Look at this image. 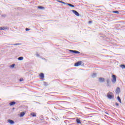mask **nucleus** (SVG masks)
<instances>
[{
  "instance_id": "nucleus-34",
  "label": "nucleus",
  "mask_w": 125,
  "mask_h": 125,
  "mask_svg": "<svg viewBox=\"0 0 125 125\" xmlns=\"http://www.w3.org/2000/svg\"><path fill=\"white\" fill-rule=\"evenodd\" d=\"M36 56H37V57H39V56H40V54H36Z\"/></svg>"
},
{
  "instance_id": "nucleus-9",
  "label": "nucleus",
  "mask_w": 125,
  "mask_h": 125,
  "mask_svg": "<svg viewBox=\"0 0 125 125\" xmlns=\"http://www.w3.org/2000/svg\"><path fill=\"white\" fill-rule=\"evenodd\" d=\"M99 82H100V83H104V82H105V79H99Z\"/></svg>"
},
{
  "instance_id": "nucleus-39",
  "label": "nucleus",
  "mask_w": 125,
  "mask_h": 125,
  "mask_svg": "<svg viewBox=\"0 0 125 125\" xmlns=\"http://www.w3.org/2000/svg\"><path fill=\"white\" fill-rule=\"evenodd\" d=\"M43 80H44V79H42V81H43Z\"/></svg>"
},
{
  "instance_id": "nucleus-33",
  "label": "nucleus",
  "mask_w": 125,
  "mask_h": 125,
  "mask_svg": "<svg viewBox=\"0 0 125 125\" xmlns=\"http://www.w3.org/2000/svg\"><path fill=\"white\" fill-rule=\"evenodd\" d=\"M115 105H116V106H119V103H116Z\"/></svg>"
},
{
  "instance_id": "nucleus-6",
  "label": "nucleus",
  "mask_w": 125,
  "mask_h": 125,
  "mask_svg": "<svg viewBox=\"0 0 125 125\" xmlns=\"http://www.w3.org/2000/svg\"><path fill=\"white\" fill-rule=\"evenodd\" d=\"M39 77H40V78H41V79H44V74H43V73H40L39 75Z\"/></svg>"
},
{
  "instance_id": "nucleus-15",
  "label": "nucleus",
  "mask_w": 125,
  "mask_h": 125,
  "mask_svg": "<svg viewBox=\"0 0 125 125\" xmlns=\"http://www.w3.org/2000/svg\"><path fill=\"white\" fill-rule=\"evenodd\" d=\"M117 100L120 102V103L122 104V100H121V98L120 97V96L117 97Z\"/></svg>"
},
{
  "instance_id": "nucleus-2",
  "label": "nucleus",
  "mask_w": 125,
  "mask_h": 125,
  "mask_svg": "<svg viewBox=\"0 0 125 125\" xmlns=\"http://www.w3.org/2000/svg\"><path fill=\"white\" fill-rule=\"evenodd\" d=\"M80 65H82V61H81L75 62L74 64V66L75 67H79V66H80Z\"/></svg>"
},
{
  "instance_id": "nucleus-5",
  "label": "nucleus",
  "mask_w": 125,
  "mask_h": 125,
  "mask_svg": "<svg viewBox=\"0 0 125 125\" xmlns=\"http://www.w3.org/2000/svg\"><path fill=\"white\" fill-rule=\"evenodd\" d=\"M107 96L108 98H109V99H112L115 98V96L110 95V94H107Z\"/></svg>"
},
{
  "instance_id": "nucleus-4",
  "label": "nucleus",
  "mask_w": 125,
  "mask_h": 125,
  "mask_svg": "<svg viewBox=\"0 0 125 125\" xmlns=\"http://www.w3.org/2000/svg\"><path fill=\"white\" fill-rule=\"evenodd\" d=\"M115 92H116V94H118V95L120 94V93L121 92V88L120 87H118L116 88Z\"/></svg>"
},
{
  "instance_id": "nucleus-37",
  "label": "nucleus",
  "mask_w": 125,
  "mask_h": 125,
  "mask_svg": "<svg viewBox=\"0 0 125 125\" xmlns=\"http://www.w3.org/2000/svg\"><path fill=\"white\" fill-rule=\"evenodd\" d=\"M106 115H109V113H106Z\"/></svg>"
},
{
  "instance_id": "nucleus-16",
  "label": "nucleus",
  "mask_w": 125,
  "mask_h": 125,
  "mask_svg": "<svg viewBox=\"0 0 125 125\" xmlns=\"http://www.w3.org/2000/svg\"><path fill=\"white\" fill-rule=\"evenodd\" d=\"M38 8L39 9H44V7L42 6H38Z\"/></svg>"
},
{
  "instance_id": "nucleus-21",
  "label": "nucleus",
  "mask_w": 125,
  "mask_h": 125,
  "mask_svg": "<svg viewBox=\"0 0 125 125\" xmlns=\"http://www.w3.org/2000/svg\"><path fill=\"white\" fill-rule=\"evenodd\" d=\"M10 67H11V68H14V67H15V64H11L10 66Z\"/></svg>"
},
{
  "instance_id": "nucleus-8",
  "label": "nucleus",
  "mask_w": 125,
  "mask_h": 125,
  "mask_svg": "<svg viewBox=\"0 0 125 125\" xmlns=\"http://www.w3.org/2000/svg\"><path fill=\"white\" fill-rule=\"evenodd\" d=\"M2 30H7V27H0V31Z\"/></svg>"
},
{
  "instance_id": "nucleus-27",
  "label": "nucleus",
  "mask_w": 125,
  "mask_h": 125,
  "mask_svg": "<svg viewBox=\"0 0 125 125\" xmlns=\"http://www.w3.org/2000/svg\"><path fill=\"white\" fill-rule=\"evenodd\" d=\"M30 30H31L30 29H29L28 28H25V31H26V32L28 31H30Z\"/></svg>"
},
{
  "instance_id": "nucleus-38",
  "label": "nucleus",
  "mask_w": 125,
  "mask_h": 125,
  "mask_svg": "<svg viewBox=\"0 0 125 125\" xmlns=\"http://www.w3.org/2000/svg\"><path fill=\"white\" fill-rule=\"evenodd\" d=\"M45 59V58L43 59V60Z\"/></svg>"
},
{
  "instance_id": "nucleus-20",
  "label": "nucleus",
  "mask_w": 125,
  "mask_h": 125,
  "mask_svg": "<svg viewBox=\"0 0 125 125\" xmlns=\"http://www.w3.org/2000/svg\"><path fill=\"white\" fill-rule=\"evenodd\" d=\"M112 79H116L117 76H116L115 75L112 74Z\"/></svg>"
},
{
  "instance_id": "nucleus-13",
  "label": "nucleus",
  "mask_w": 125,
  "mask_h": 125,
  "mask_svg": "<svg viewBox=\"0 0 125 125\" xmlns=\"http://www.w3.org/2000/svg\"><path fill=\"white\" fill-rule=\"evenodd\" d=\"M24 59V57H20L18 58V60H19L20 61H21Z\"/></svg>"
},
{
  "instance_id": "nucleus-7",
  "label": "nucleus",
  "mask_w": 125,
  "mask_h": 125,
  "mask_svg": "<svg viewBox=\"0 0 125 125\" xmlns=\"http://www.w3.org/2000/svg\"><path fill=\"white\" fill-rule=\"evenodd\" d=\"M8 122L10 124V125H13V124H14V121L10 119L8 120Z\"/></svg>"
},
{
  "instance_id": "nucleus-29",
  "label": "nucleus",
  "mask_w": 125,
  "mask_h": 125,
  "mask_svg": "<svg viewBox=\"0 0 125 125\" xmlns=\"http://www.w3.org/2000/svg\"><path fill=\"white\" fill-rule=\"evenodd\" d=\"M57 1H58V2H60L61 3H62L63 1H61V0H57Z\"/></svg>"
},
{
  "instance_id": "nucleus-22",
  "label": "nucleus",
  "mask_w": 125,
  "mask_h": 125,
  "mask_svg": "<svg viewBox=\"0 0 125 125\" xmlns=\"http://www.w3.org/2000/svg\"><path fill=\"white\" fill-rule=\"evenodd\" d=\"M112 12H113V13H116L117 14H119V12L118 11H114Z\"/></svg>"
},
{
  "instance_id": "nucleus-28",
  "label": "nucleus",
  "mask_w": 125,
  "mask_h": 125,
  "mask_svg": "<svg viewBox=\"0 0 125 125\" xmlns=\"http://www.w3.org/2000/svg\"><path fill=\"white\" fill-rule=\"evenodd\" d=\"M14 45H20V43H18L14 44Z\"/></svg>"
},
{
  "instance_id": "nucleus-14",
  "label": "nucleus",
  "mask_w": 125,
  "mask_h": 125,
  "mask_svg": "<svg viewBox=\"0 0 125 125\" xmlns=\"http://www.w3.org/2000/svg\"><path fill=\"white\" fill-rule=\"evenodd\" d=\"M106 82H107V86H110V82L109 81V79H107Z\"/></svg>"
},
{
  "instance_id": "nucleus-3",
  "label": "nucleus",
  "mask_w": 125,
  "mask_h": 125,
  "mask_svg": "<svg viewBox=\"0 0 125 125\" xmlns=\"http://www.w3.org/2000/svg\"><path fill=\"white\" fill-rule=\"evenodd\" d=\"M71 11L73 12V13H74V14H75V15H76V16H80V13H79L78 12V11L75 10H72Z\"/></svg>"
},
{
  "instance_id": "nucleus-12",
  "label": "nucleus",
  "mask_w": 125,
  "mask_h": 125,
  "mask_svg": "<svg viewBox=\"0 0 125 125\" xmlns=\"http://www.w3.org/2000/svg\"><path fill=\"white\" fill-rule=\"evenodd\" d=\"M9 104L10 106H12L13 105H15V104H16V103H15V102H12Z\"/></svg>"
},
{
  "instance_id": "nucleus-10",
  "label": "nucleus",
  "mask_w": 125,
  "mask_h": 125,
  "mask_svg": "<svg viewBox=\"0 0 125 125\" xmlns=\"http://www.w3.org/2000/svg\"><path fill=\"white\" fill-rule=\"evenodd\" d=\"M67 5H68V6H70V7H75V5L71 3H67Z\"/></svg>"
},
{
  "instance_id": "nucleus-17",
  "label": "nucleus",
  "mask_w": 125,
  "mask_h": 125,
  "mask_svg": "<svg viewBox=\"0 0 125 125\" xmlns=\"http://www.w3.org/2000/svg\"><path fill=\"white\" fill-rule=\"evenodd\" d=\"M111 81L112 82V83H116V82H117V79H112Z\"/></svg>"
},
{
  "instance_id": "nucleus-35",
  "label": "nucleus",
  "mask_w": 125,
  "mask_h": 125,
  "mask_svg": "<svg viewBox=\"0 0 125 125\" xmlns=\"http://www.w3.org/2000/svg\"><path fill=\"white\" fill-rule=\"evenodd\" d=\"M109 94H113V93H112L111 92H109Z\"/></svg>"
},
{
  "instance_id": "nucleus-11",
  "label": "nucleus",
  "mask_w": 125,
  "mask_h": 125,
  "mask_svg": "<svg viewBox=\"0 0 125 125\" xmlns=\"http://www.w3.org/2000/svg\"><path fill=\"white\" fill-rule=\"evenodd\" d=\"M24 115H25V112H22L20 114L21 118H22V117H24Z\"/></svg>"
},
{
  "instance_id": "nucleus-19",
  "label": "nucleus",
  "mask_w": 125,
  "mask_h": 125,
  "mask_svg": "<svg viewBox=\"0 0 125 125\" xmlns=\"http://www.w3.org/2000/svg\"><path fill=\"white\" fill-rule=\"evenodd\" d=\"M120 67L122 68V69H125V64H121L120 65Z\"/></svg>"
},
{
  "instance_id": "nucleus-32",
  "label": "nucleus",
  "mask_w": 125,
  "mask_h": 125,
  "mask_svg": "<svg viewBox=\"0 0 125 125\" xmlns=\"http://www.w3.org/2000/svg\"><path fill=\"white\" fill-rule=\"evenodd\" d=\"M91 23H92V21H88V24H91Z\"/></svg>"
},
{
  "instance_id": "nucleus-18",
  "label": "nucleus",
  "mask_w": 125,
  "mask_h": 125,
  "mask_svg": "<svg viewBox=\"0 0 125 125\" xmlns=\"http://www.w3.org/2000/svg\"><path fill=\"white\" fill-rule=\"evenodd\" d=\"M96 75H97V74H96V73H93V74L92 75V78H96Z\"/></svg>"
},
{
  "instance_id": "nucleus-25",
  "label": "nucleus",
  "mask_w": 125,
  "mask_h": 125,
  "mask_svg": "<svg viewBox=\"0 0 125 125\" xmlns=\"http://www.w3.org/2000/svg\"><path fill=\"white\" fill-rule=\"evenodd\" d=\"M31 116H32V117H36V114L34 113H32L31 114Z\"/></svg>"
},
{
  "instance_id": "nucleus-30",
  "label": "nucleus",
  "mask_w": 125,
  "mask_h": 125,
  "mask_svg": "<svg viewBox=\"0 0 125 125\" xmlns=\"http://www.w3.org/2000/svg\"><path fill=\"white\" fill-rule=\"evenodd\" d=\"M24 81L23 79H20V82H23Z\"/></svg>"
},
{
  "instance_id": "nucleus-26",
  "label": "nucleus",
  "mask_w": 125,
  "mask_h": 125,
  "mask_svg": "<svg viewBox=\"0 0 125 125\" xmlns=\"http://www.w3.org/2000/svg\"><path fill=\"white\" fill-rule=\"evenodd\" d=\"M1 17H4V18H5V17H6V15L5 14L1 15Z\"/></svg>"
},
{
  "instance_id": "nucleus-23",
  "label": "nucleus",
  "mask_w": 125,
  "mask_h": 125,
  "mask_svg": "<svg viewBox=\"0 0 125 125\" xmlns=\"http://www.w3.org/2000/svg\"><path fill=\"white\" fill-rule=\"evenodd\" d=\"M43 84H44V85H45V86H47L48 84L47 83H46V82H43Z\"/></svg>"
},
{
  "instance_id": "nucleus-36",
  "label": "nucleus",
  "mask_w": 125,
  "mask_h": 125,
  "mask_svg": "<svg viewBox=\"0 0 125 125\" xmlns=\"http://www.w3.org/2000/svg\"><path fill=\"white\" fill-rule=\"evenodd\" d=\"M99 79H104V78H102V77H100V78H99Z\"/></svg>"
},
{
  "instance_id": "nucleus-24",
  "label": "nucleus",
  "mask_w": 125,
  "mask_h": 125,
  "mask_svg": "<svg viewBox=\"0 0 125 125\" xmlns=\"http://www.w3.org/2000/svg\"><path fill=\"white\" fill-rule=\"evenodd\" d=\"M76 122L77 124H81V120H80L79 119H77Z\"/></svg>"
},
{
  "instance_id": "nucleus-1",
  "label": "nucleus",
  "mask_w": 125,
  "mask_h": 125,
  "mask_svg": "<svg viewBox=\"0 0 125 125\" xmlns=\"http://www.w3.org/2000/svg\"><path fill=\"white\" fill-rule=\"evenodd\" d=\"M69 52H71V53H74L75 54H81V52L80 51L77 50H69Z\"/></svg>"
},
{
  "instance_id": "nucleus-31",
  "label": "nucleus",
  "mask_w": 125,
  "mask_h": 125,
  "mask_svg": "<svg viewBox=\"0 0 125 125\" xmlns=\"http://www.w3.org/2000/svg\"><path fill=\"white\" fill-rule=\"evenodd\" d=\"M62 3H63V4H66L67 5L68 3H66L64 1H62Z\"/></svg>"
}]
</instances>
